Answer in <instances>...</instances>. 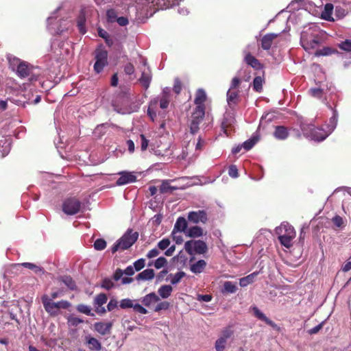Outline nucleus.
I'll return each mask as SVG.
<instances>
[{"label": "nucleus", "instance_id": "393cba45", "mask_svg": "<svg viewBox=\"0 0 351 351\" xmlns=\"http://www.w3.org/2000/svg\"><path fill=\"white\" fill-rule=\"evenodd\" d=\"M274 136L278 140H285L288 137L289 132L284 126H276Z\"/></svg>", "mask_w": 351, "mask_h": 351}, {"label": "nucleus", "instance_id": "423d86ee", "mask_svg": "<svg viewBox=\"0 0 351 351\" xmlns=\"http://www.w3.org/2000/svg\"><path fill=\"white\" fill-rule=\"evenodd\" d=\"M14 62L17 64L16 73L21 78L29 77L30 81L37 80L38 75L33 72V67L30 66L25 62H21L19 59H14ZM14 70L15 69L13 68Z\"/></svg>", "mask_w": 351, "mask_h": 351}, {"label": "nucleus", "instance_id": "72a5a7b5", "mask_svg": "<svg viewBox=\"0 0 351 351\" xmlns=\"http://www.w3.org/2000/svg\"><path fill=\"white\" fill-rule=\"evenodd\" d=\"M170 180H166L162 182V184L160 186V192L161 193H167L169 192H172L173 191L177 190L178 188L177 186H173L170 184Z\"/></svg>", "mask_w": 351, "mask_h": 351}, {"label": "nucleus", "instance_id": "49530a36", "mask_svg": "<svg viewBox=\"0 0 351 351\" xmlns=\"http://www.w3.org/2000/svg\"><path fill=\"white\" fill-rule=\"evenodd\" d=\"M339 47L346 51H351V40L346 39L339 44Z\"/></svg>", "mask_w": 351, "mask_h": 351}, {"label": "nucleus", "instance_id": "a878e982", "mask_svg": "<svg viewBox=\"0 0 351 351\" xmlns=\"http://www.w3.org/2000/svg\"><path fill=\"white\" fill-rule=\"evenodd\" d=\"M154 278V271L152 269H146L139 273L136 279L137 280H150Z\"/></svg>", "mask_w": 351, "mask_h": 351}, {"label": "nucleus", "instance_id": "f704fd0d", "mask_svg": "<svg viewBox=\"0 0 351 351\" xmlns=\"http://www.w3.org/2000/svg\"><path fill=\"white\" fill-rule=\"evenodd\" d=\"M206 213L203 210L192 211L189 213L188 219H206Z\"/></svg>", "mask_w": 351, "mask_h": 351}, {"label": "nucleus", "instance_id": "4be33fe9", "mask_svg": "<svg viewBox=\"0 0 351 351\" xmlns=\"http://www.w3.org/2000/svg\"><path fill=\"white\" fill-rule=\"evenodd\" d=\"M278 36V34L274 33L265 34L261 39V47L264 50H269L271 47L274 40Z\"/></svg>", "mask_w": 351, "mask_h": 351}, {"label": "nucleus", "instance_id": "a211bd4d", "mask_svg": "<svg viewBox=\"0 0 351 351\" xmlns=\"http://www.w3.org/2000/svg\"><path fill=\"white\" fill-rule=\"evenodd\" d=\"M12 267L16 269H18V268L20 267H23L29 269H31L35 274L40 275H42L45 273V269L43 267L32 263H16L12 265Z\"/></svg>", "mask_w": 351, "mask_h": 351}, {"label": "nucleus", "instance_id": "9b49d317", "mask_svg": "<svg viewBox=\"0 0 351 351\" xmlns=\"http://www.w3.org/2000/svg\"><path fill=\"white\" fill-rule=\"evenodd\" d=\"M81 209V202L75 198L66 199L62 205V210L67 215H74Z\"/></svg>", "mask_w": 351, "mask_h": 351}, {"label": "nucleus", "instance_id": "de8ad7c7", "mask_svg": "<svg viewBox=\"0 0 351 351\" xmlns=\"http://www.w3.org/2000/svg\"><path fill=\"white\" fill-rule=\"evenodd\" d=\"M114 286V282L110 278L104 279L101 283V287L107 290L111 289Z\"/></svg>", "mask_w": 351, "mask_h": 351}, {"label": "nucleus", "instance_id": "4468645a", "mask_svg": "<svg viewBox=\"0 0 351 351\" xmlns=\"http://www.w3.org/2000/svg\"><path fill=\"white\" fill-rule=\"evenodd\" d=\"M143 65L144 69L141 71V76L139 78V82L145 89H147L152 81V73L149 67L147 65L145 60H143Z\"/></svg>", "mask_w": 351, "mask_h": 351}, {"label": "nucleus", "instance_id": "6ab92c4d", "mask_svg": "<svg viewBox=\"0 0 351 351\" xmlns=\"http://www.w3.org/2000/svg\"><path fill=\"white\" fill-rule=\"evenodd\" d=\"M61 7H58L52 14L50 16L47 18V26L48 28L51 30H54V33L60 34H61L64 29H61L60 27H55L53 25L55 21L58 19L57 13L60 10Z\"/></svg>", "mask_w": 351, "mask_h": 351}, {"label": "nucleus", "instance_id": "2f4dec72", "mask_svg": "<svg viewBox=\"0 0 351 351\" xmlns=\"http://www.w3.org/2000/svg\"><path fill=\"white\" fill-rule=\"evenodd\" d=\"M172 291H173V288L171 285H162L158 289V293L162 298L166 299L171 295Z\"/></svg>", "mask_w": 351, "mask_h": 351}, {"label": "nucleus", "instance_id": "ddd939ff", "mask_svg": "<svg viewBox=\"0 0 351 351\" xmlns=\"http://www.w3.org/2000/svg\"><path fill=\"white\" fill-rule=\"evenodd\" d=\"M187 227V221H176L173 230L171 232L173 240L176 244H181L183 242V238L181 235L182 232L184 233V230Z\"/></svg>", "mask_w": 351, "mask_h": 351}, {"label": "nucleus", "instance_id": "4d7b16f0", "mask_svg": "<svg viewBox=\"0 0 351 351\" xmlns=\"http://www.w3.org/2000/svg\"><path fill=\"white\" fill-rule=\"evenodd\" d=\"M82 322H83V320L77 317L71 316L68 318V323L71 326H76Z\"/></svg>", "mask_w": 351, "mask_h": 351}, {"label": "nucleus", "instance_id": "c85d7f7f", "mask_svg": "<svg viewBox=\"0 0 351 351\" xmlns=\"http://www.w3.org/2000/svg\"><path fill=\"white\" fill-rule=\"evenodd\" d=\"M245 61L248 65L255 69H260L261 68V64L259 61L250 53H247L245 56Z\"/></svg>", "mask_w": 351, "mask_h": 351}, {"label": "nucleus", "instance_id": "e433bc0d", "mask_svg": "<svg viewBox=\"0 0 351 351\" xmlns=\"http://www.w3.org/2000/svg\"><path fill=\"white\" fill-rule=\"evenodd\" d=\"M60 280L64 283L69 289L75 290L76 285L73 278L69 276H63L60 278Z\"/></svg>", "mask_w": 351, "mask_h": 351}, {"label": "nucleus", "instance_id": "680f3d73", "mask_svg": "<svg viewBox=\"0 0 351 351\" xmlns=\"http://www.w3.org/2000/svg\"><path fill=\"white\" fill-rule=\"evenodd\" d=\"M118 302L115 299H111L108 305L107 308L108 311H112L117 307Z\"/></svg>", "mask_w": 351, "mask_h": 351}, {"label": "nucleus", "instance_id": "dca6fc26", "mask_svg": "<svg viewBox=\"0 0 351 351\" xmlns=\"http://www.w3.org/2000/svg\"><path fill=\"white\" fill-rule=\"evenodd\" d=\"M120 177L116 182L117 186H122L130 183H133L136 180V176L133 172L121 171L118 173Z\"/></svg>", "mask_w": 351, "mask_h": 351}, {"label": "nucleus", "instance_id": "338daca9", "mask_svg": "<svg viewBox=\"0 0 351 351\" xmlns=\"http://www.w3.org/2000/svg\"><path fill=\"white\" fill-rule=\"evenodd\" d=\"M211 300H212V296L210 295H208V294L198 295H197V300L198 301H202V302H208L211 301Z\"/></svg>", "mask_w": 351, "mask_h": 351}, {"label": "nucleus", "instance_id": "39448f33", "mask_svg": "<svg viewBox=\"0 0 351 351\" xmlns=\"http://www.w3.org/2000/svg\"><path fill=\"white\" fill-rule=\"evenodd\" d=\"M42 302L45 311L51 315H56L59 309H66L70 306V303L66 300L53 302L47 295L42 297Z\"/></svg>", "mask_w": 351, "mask_h": 351}, {"label": "nucleus", "instance_id": "774afa93", "mask_svg": "<svg viewBox=\"0 0 351 351\" xmlns=\"http://www.w3.org/2000/svg\"><path fill=\"white\" fill-rule=\"evenodd\" d=\"M124 274L123 271L121 269H117L114 274V280L118 281L122 278V276Z\"/></svg>", "mask_w": 351, "mask_h": 351}, {"label": "nucleus", "instance_id": "a19ab883", "mask_svg": "<svg viewBox=\"0 0 351 351\" xmlns=\"http://www.w3.org/2000/svg\"><path fill=\"white\" fill-rule=\"evenodd\" d=\"M77 310L82 313H84L86 315H93V314L91 313V308L86 304H79L77 306Z\"/></svg>", "mask_w": 351, "mask_h": 351}, {"label": "nucleus", "instance_id": "37998d69", "mask_svg": "<svg viewBox=\"0 0 351 351\" xmlns=\"http://www.w3.org/2000/svg\"><path fill=\"white\" fill-rule=\"evenodd\" d=\"M106 247V241L103 239H97L94 243V248L96 250H103Z\"/></svg>", "mask_w": 351, "mask_h": 351}, {"label": "nucleus", "instance_id": "0e129e2a", "mask_svg": "<svg viewBox=\"0 0 351 351\" xmlns=\"http://www.w3.org/2000/svg\"><path fill=\"white\" fill-rule=\"evenodd\" d=\"M173 91L176 93V94H179L182 90V85H181V82L179 81V80L178 79H176L175 80V82H174V86H173Z\"/></svg>", "mask_w": 351, "mask_h": 351}, {"label": "nucleus", "instance_id": "c9c22d12", "mask_svg": "<svg viewBox=\"0 0 351 351\" xmlns=\"http://www.w3.org/2000/svg\"><path fill=\"white\" fill-rule=\"evenodd\" d=\"M333 5L331 3H327L324 6V10L322 14V16L323 19L327 21H334L332 18V13L333 10Z\"/></svg>", "mask_w": 351, "mask_h": 351}, {"label": "nucleus", "instance_id": "4c0bfd02", "mask_svg": "<svg viewBox=\"0 0 351 351\" xmlns=\"http://www.w3.org/2000/svg\"><path fill=\"white\" fill-rule=\"evenodd\" d=\"M237 287L234 283L226 281L223 284V291L229 293H234L237 291Z\"/></svg>", "mask_w": 351, "mask_h": 351}, {"label": "nucleus", "instance_id": "f03ea898", "mask_svg": "<svg viewBox=\"0 0 351 351\" xmlns=\"http://www.w3.org/2000/svg\"><path fill=\"white\" fill-rule=\"evenodd\" d=\"M298 123L300 125V129L303 134L308 138L315 141H322L324 139H321L322 133L326 132V130L322 128H316L311 123H308L303 117H300L298 119Z\"/></svg>", "mask_w": 351, "mask_h": 351}, {"label": "nucleus", "instance_id": "3c124183", "mask_svg": "<svg viewBox=\"0 0 351 351\" xmlns=\"http://www.w3.org/2000/svg\"><path fill=\"white\" fill-rule=\"evenodd\" d=\"M145 260L144 258H139L133 263V267L136 271H140L145 267Z\"/></svg>", "mask_w": 351, "mask_h": 351}, {"label": "nucleus", "instance_id": "e2e57ef3", "mask_svg": "<svg viewBox=\"0 0 351 351\" xmlns=\"http://www.w3.org/2000/svg\"><path fill=\"white\" fill-rule=\"evenodd\" d=\"M323 324H324V322H322L319 324H318L317 326L309 329L308 330V333L309 335H314V334L317 333L322 328Z\"/></svg>", "mask_w": 351, "mask_h": 351}, {"label": "nucleus", "instance_id": "aec40b11", "mask_svg": "<svg viewBox=\"0 0 351 351\" xmlns=\"http://www.w3.org/2000/svg\"><path fill=\"white\" fill-rule=\"evenodd\" d=\"M112 324L111 322H96L94 324L95 330L101 335L110 333Z\"/></svg>", "mask_w": 351, "mask_h": 351}, {"label": "nucleus", "instance_id": "052dcab7", "mask_svg": "<svg viewBox=\"0 0 351 351\" xmlns=\"http://www.w3.org/2000/svg\"><path fill=\"white\" fill-rule=\"evenodd\" d=\"M332 53V51L329 47H324L321 50H319L316 52V56H328L330 55Z\"/></svg>", "mask_w": 351, "mask_h": 351}, {"label": "nucleus", "instance_id": "864d4df0", "mask_svg": "<svg viewBox=\"0 0 351 351\" xmlns=\"http://www.w3.org/2000/svg\"><path fill=\"white\" fill-rule=\"evenodd\" d=\"M124 72L128 75H132L134 74L135 69L134 66L131 63L128 62L124 66Z\"/></svg>", "mask_w": 351, "mask_h": 351}, {"label": "nucleus", "instance_id": "b1692460", "mask_svg": "<svg viewBox=\"0 0 351 351\" xmlns=\"http://www.w3.org/2000/svg\"><path fill=\"white\" fill-rule=\"evenodd\" d=\"M160 298L154 292L150 293L145 295L141 299V302L147 307H149L152 304L158 302Z\"/></svg>", "mask_w": 351, "mask_h": 351}, {"label": "nucleus", "instance_id": "2eb2a0df", "mask_svg": "<svg viewBox=\"0 0 351 351\" xmlns=\"http://www.w3.org/2000/svg\"><path fill=\"white\" fill-rule=\"evenodd\" d=\"M332 115L330 118L328 123L327 124V129L326 132L322 133L321 139H326L336 128L338 121V112L336 110L332 109Z\"/></svg>", "mask_w": 351, "mask_h": 351}, {"label": "nucleus", "instance_id": "f3484780", "mask_svg": "<svg viewBox=\"0 0 351 351\" xmlns=\"http://www.w3.org/2000/svg\"><path fill=\"white\" fill-rule=\"evenodd\" d=\"M235 122L234 113L233 112H226L221 122V128L223 132L228 136L227 129L232 126Z\"/></svg>", "mask_w": 351, "mask_h": 351}, {"label": "nucleus", "instance_id": "603ef678", "mask_svg": "<svg viewBox=\"0 0 351 351\" xmlns=\"http://www.w3.org/2000/svg\"><path fill=\"white\" fill-rule=\"evenodd\" d=\"M169 307V303L168 302L164 301L159 302L155 307L154 311L159 312L162 310H167Z\"/></svg>", "mask_w": 351, "mask_h": 351}, {"label": "nucleus", "instance_id": "a18cd8bd", "mask_svg": "<svg viewBox=\"0 0 351 351\" xmlns=\"http://www.w3.org/2000/svg\"><path fill=\"white\" fill-rule=\"evenodd\" d=\"M133 305L134 301L129 298L123 299L120 301V307L123 309L132 308Z\"/></svg>", "mask_w": 351, "mask_h": 351}, {"label": "nucleus", "instance_id": "58836bf2", "mask_svg": "<svg viewBox=\"0 0 351 351\" xmlns=\"http://www.w3.org/2000/svg\"><path fill=\"white\" fill-rule=\"evenodd\" d=\"M263 79L261 76H257L253 81V88L256 92H261L263 89Z\"/></svg>", "mask_w": 351, "mask_h": 351}, {"label": "nucleus", "instance_id": "473e14b6", "mask_svg": "<svg viewBox=\"0 0 351 351\" xmlns=\"http://www.w3.org/2000/svg\"><path fill=\"white\" fill-rule=\"evenodd\" d=\"M252 311L255 316L260 320L265 322L269 326H273L274 322L265 316V315L261 312L256 306L252 307Z\"/></svg>", "mask_w": 351, "mask_h": 351}, {"label": "nucleus", "instance_id": "bf43d9fd", "mask_svg": "<svg viewBox=\"0 0 351 351\" xmlns=\"http://www.w3.org/2000/svg\"><path fill=\"white\" fill-rule=\"evenodd\" d=\"M228 174L233 178H237L239 176V172L235 165H231L228 169Z\"/></svg>", "mask_w": 351, "mask_h": 351}, {"label": "nucleus", "instance_id": "cd10ccee", "mask_svg": "<svg viewBox=\"0 0 351 351\" xmlns=\"http://www.w3.org/2000/svg\"><path fill=\"white\" fill-rule=\"evenodd\" d=\"M206 265V263L205 261L199 260L191 265L190 269L194 274H200L203 271Z\"/></svg>", "mask_w": 351, "mask_h": 351}, {"label": "nucleus", "instance_id": "9d476101", "mask_svg": "<svg viewBox=\"0 0 351 351\" xmlns=\"http://www.w3.org/2000/svg\"><path fill=\"white\" fill-rule=\"evenodd\" d=\"M205 114L204 107L196 106L192 115L191 123V132L194 134L197 132L199 125L204 119Z\"/></svg>", "mask_w": 351, "mask_h": 351}, {"label": "nucleus", "instance_id": "ea45409f", "mask_svg": "<svg viewBox=\"0 0 351 351\" xmlns=\"http://www.w3.org/2000/svg\"><path fill=\"white\" fill-rule=\"evenodd\" d=\"M107 296L105 293H100L96 295L94 300L95 306H103L107 302Z\"/></svg>", "mask_w": 351, "mask_h": 351}, {"label": "nucleus", "instance_id": "09e8293b", "mask_svg": "<svg viewBox=\"0 0 351 351\" xmlns=\"http://www.w3.org/2000/svg\"><path fill=\"white\" fill-rule=\"evenodd\" d=\"M106 16H107L108 21H110V22H114L118 18L117 13L116 10L114 9L108 10L107 11Z\"/></svg>", "mask_w": 351, "mask_h": 351}, {"label": "nucleus", "instance_id": "f257e3e1", "mask_svg": "<svg viewBox=\"0 0 351 351\" xmlns=\"http://www.w3.org/2000/svg\"><path fill=\"white\" fill-rule=\"evenodd\" d=\"M275 231L282 246L288 249L292 247L293 239L296 236V232L293 226L287 221H283L280 226L276 228Z\"/></svg>", "mask_w": 351, "mask_h": 351}, {"label": "nucleus", "instance_id": "8fccbe9b", "mask_svg": "<svg viewBox=\"0 0 351 351\" xmlns=\"http://www.w3.org/2000/svg\"><path fill=\"white\" fill-rule=\"evenodd\" d=\"M167 259L163 256H160L156 260L154 263V267L156 269H160L162 267H164L167 264Z\"/></svg>", "mask_w": 351, "mask_h": 351}, {"label": "nucleus", "instance_id": "f8f14e48", "mask_svg": "<svg viewBox=\"0 0 351 351\" xmlns=\"http://www.w3.org/2000/svg\"><path fill=\"white\" fill-rule=\"evenodd\" d=\"M108 64V53L105 50H99L95 53V62L94 64V70L96 73H99Z\"/></svg>", "mask_w": 351, "mask_h": 351}, {"label": "nucleus", "instance_id": "7c9ffc66", "mask_svg": "<svg viewBox=\"0 0 351 351\" xmlns=\"http://www.w3.org/2000/svg\"><path fill=\"white\" fill-rule=\"evenodd\" d=\"M206 99V95L203 89H198L196 93L195 104L197 106L204 107V103Z\"/></svg>", "mask_w": 351, "mask_h": 351}, {"label": "nucleus", "instance_id": "c03bdc74", "mask_svg": "<svg viewBox=\"0 0 351 351\" xmlns=\"http://www.w3.org/2000/svg\"><path fill=\"white\" fill-rule=\"evenodd\" d=\"M185 276V273L184 271H178L175 275L172 276L171 279V283L172 285H176L179 283L181 279Z\"/></svg>", "mask_w": 351, "mask_h": 351}, {"label": "nucleus", "instance_id": "79ce46f5", "mask_svg": "<svg viewBox=\"0 0 351 351\" xmlns=\"http://www.w3.org/2000/svg\"><path fill=\"white\" fill-rule=\"evenodd\" d=\"M257 141L258 138H252L245 141L242 144V146L246 151H248L254 147V145L256 143Z\"/></svg>", "mask_w": 351, "mask_h": 351}, {"label": "nucleus", "instance_id": "bb28decb", "mask_svg": "<svg viewBox=\"0 0 351 351\" xmlns=\"http://www.w3.org/2000/svg\"><path fill=\"white\" fill-rule=\"evenodd\" d=\"M258 274V271L253 272L245 277L241 278L239 280V285L241 287H247L248 285L252 284L254 278Z\"/></svg>", "mask_w": 351, "mask_h": 351}, {"label": "nucleus", "instance_id": "5701e85b", "mask_svg": "<svg viewBox=\"0 0 351 351\" xmlns=\"http://www.w3.org/2000/svg\"><path fill=\"white\" fill-rule=\"evenodd\" d=\"M85 340L89 350L92 351H100L101 350V343L96 338L87 335L85 337Z\"/></svg>", "mask_w": 351, "mask_h": 351}, {"label": "nucleus", "instance_id": "13d9d810", "mask_svg": "<svg viewBox=\"0 0 351 351\" xmlns=\"http://www.w3.org/2000/svg\"><path fill=\"white\" fill-rule=\"evenodd\" d=\"M170 245V240L169 239H163L158 243V247L162 250H166Z\"/></svg>", "mask_w": 351, "mask_h": 351}, {"label": "nucleus", "instance_id": "7ed1b4c3", "mask_svg": "<svg viewBox=\"0 0 351 351\" xmlns=\"http://www.w3.org/2000/svg\"><path fill=\"white\" fill-rule=\"evenodd\" d=\"M138 232H134L132 229H128L125 234L117 241L111 247L112 253L118 250H125L130 248L138 239Z\"/></svg>", "mask_w": 351, "mask_h": 351}, {"label": "nucleus", "instance_id": "412c9836", "mask_svg": "<svg viewBox=\"0 0 351 351\" xmlns=\"http://www.w3.org/2000/svg\"><path fill=\"white\" fill-rule=\"evenodd\" d=\"M184 234L190 238L199 237L204 234V230L197 226H191L189 228L187 226L184 230Z\"/></svg>", "mask_w": 351, "mask_h": 351}, {"label": "nucleus", "instance_id": "0eeeda50", "mask_svg": "<svg viewBox=\"0 0 351 351\" xmlns=\"http://www.w3.org/2000/svg\"><path fill=\"white\" fill-rule=\"evenodd\" d=\"M161 109H166L169 105V99L167 96H159L152 99L147 109V114L152 121L156 117L158 106Z\"/></svg>", "mask_w": 351, "mask_h": 351}, {"label": "nucleus", "instance_id": "69168bd1", "mask_svg": "<svg viewBox=\"0 0 351 351\" xmlns=\"http://www.w3.org/2000/svg\"><path fill=\"white\" fill-rule=\"evenodd\" d=\"M240 82H241L240 79L237 77H234L231 82L230 87L229 89L232 90V89L237 88L239 86V85L240 84Z\"/></svg>", "mask_w": 351, "mask_h": 351}, {"label": "nucleus", "instance_id": "5fc2aeb1", "mask_svg": "<svg viewBox=\"0 0 351 351\" xmlns=\"http://www.w3.org/2000/svg\"><path fill=\"white\" fill-rule=\"evenodd\" d=\"M141 149L142 151H145L149 145V141L145 138L144 134L140 135Z\"/></svg>", "mask_w": 351, "mask_h": 351}, {"label": "nucleus", "instance_id": "6e6d98bb", "mask_svg": "<svg viewBox=\"0 0 351 351\" xmlns=\"http://www.w3.org/2000/svg\"><path fill=\"white\" fill-rule=\"evenodd\" d=\"M132 308L135 312L138 313L140 314L145 315L148 313L147 310L145 307L137 303L134 304Z\"/></svg>", "mask_w": 351, "mask_h": 351}, {"label": "nucleus", "instance_id": "1a4fd4ad", "mask_svg": "<svg viewBox=\"0 0 351 351\" xmlns=\"http://www.w3.org/2000/svg\"><path fill=\"white\" fill-rule=\"evenodd\" d=\"M233 335V330L230 327H227L222 330L218 339L215 343L216 351H225L228 343V340Z\"/></svg>", "mask_w": 351, "mask_h": 351}, {"label": "nucleus", "instance_id": "6e6552de", "mask_svg": "<svg viewBox=\"0 0 351 351\" xmlns=\"http://www.w3.org/2000/svg\"><path fill=\"white\" fill-rule=\"evenodd\" d=\"M184 249L186 252L190 255H192L194 253L197 254H203L207 252L208 246L206 243L203 241L191 240L185 243Z\"/></svg>", "mask_w": 351, "mask_h": 351}, {"label": "nucleus", "instance_id": "c756f323", "mask_svg": "<svg viewBox=\"0 0 351 351\" xmlns=\"http://www.w3.org/2000/svg\"><path fill=\"white\" fill-rule=\"evenodd\" d=\"M239 99V93L237 91H232L228 90L227 92V102L228 106L231 108L232 106L237 104Z\"/></svg>", "mask_w": 351, "mask_h": 351}, {"label": "nucleus", "instance_id": "20e7f679", "mask_svg": "<svg viewBox=\"0 0 351 351\" xmlns=\"http://www.w3.org/2000/svg\"><path fill=\"white\" fill-rule=\"evenodd\" d=\"M316 27H310L301 33L300 43L305 50L316 48L319 43V38L315 34Z\"/></svg>", "mask_w": 351, "mask_h": 351}]
</instances>
